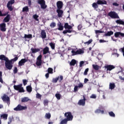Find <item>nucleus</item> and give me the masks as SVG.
Instances as JSON below:
<instances>
[{
  "mask_svg": "<svg viewBox=\"0 0 124 124\" xmlns=\"http://www.w3.org/2000/svg\"><path fill=\"white\" fill-rule=\"evenodd\" d=\"M0 60L2 61H5V66L7 69L9 70L12 69V67H13V65H12V61H9L7 57H5L4 55H2L0 56Z\"/></svg>",
  "mask_w": 124,
  "mask_h": 124,
  "instance_id": "1",
  "label": "nucleus"
},
{
  "mask_svg": "<svg viewBox=\"0 0 124 124\" xmlns=\"http://www.w3.org/2000/svg\"><path fill=\"white\" fill-rule=\"evenodd\" d=\"M65 118L68 122L72 121L73 120V115L71 114L70 112H65L64 113Z\"/></svg>",
  "mask_w": 124,
  "mask_h": 124,
  "instance_id": "2",
  "label": "nucleus"
},
{
  "mask_svg": "<svg viewBox=\"0 0 124 124\" xmlns=\"http://www.w3.org/2000/svg\"><path fill=\"white\" fill-rule=\"evenodd\" d=\"M14 88L15 90L16 91H19V93H24L25 91L24 90V88L22 87V84H20L18 85H14Z\"/></svg>",
  "mask_w": 124,
  "mask_h": 124,
  "instance_id": "3",
  "label": "nucleus"
},
{
  "mask_svg": "<svg viewBox=\"0 0 124 124\" xmlns=\"http://www.w3.org/2000/svg\"><path fill=\"white\" fill-rule=\"evenodd\" d=\"M14 2H15V0H11L9 1L7 4V7L8 8L9 10H10V11H12V10H13L12 5L14 3Z\"/></svg>",
  "mask_w": 124,
  "mask_h": 124,
  "instance_id": "4",
  "label": "nucleus"
},
{
  "mask_svg": "<svg viewBox=\"0 0 124 124\" xmlns=\"http://www.w3.org/2000/svg\"><path fill=\"white\" fill-rule=\"evenodd\" d=\"M71 52L73 54V56H75L76 55H80L81 54H84V50H82L81 49H79L77 50V51H75V50H72Z\"/></svg>",
  "mask_w": 124,
  "mask_h": 124,
  "instance_id": "5",
  "label": "nucleus"
},
{
  "mask_svg": "<svg viewBox=\"0 0 124 124\" xmlns=\"http://www.w3.org/2000/svg\"><path fill=\"white\" fill-rule=\"evenodd\" d=\"M38 3L40 4L41 8L43 9H45L47 6L45 4V1L44 0H39Z\"/></svg>",
  "mask_w": 124,
  "mask_h": 124,
  "instance_id": "6",
  "label": "nucleus"
},
{
  "mask_svg": "<svg viewBox=\"0 0 124 124\" xmlns=\"http://www.w3.org/2000/svg\"><path fill=\"white\" fill-rule=\"evenodd\" d=\"M108 15L111 18H119V16H118V14L116 13L115 12H110L109 14Z\"/></svg>",
  "mask_w": 124,
  "mask_h": 124,
  "instance_id": "7",
  "label": "nucleus"
},
{
  "mask_svg": "<svg viewBox=\"0 0 124 124\" xmlns=\"http://www.w3.org/2000/svg\"><path fill=\"white\" fill-rule=\"evenodd\" d=\"M83 99H80L79 100L78 102V105H80L81 106H85V103L86 101V97L85 96H83Z\"/></svg>",
  "mask_w": 124,
  "mask_h": 124,
  "instance_id": "8",
  "label": "nucleus"
},
{
  "mask_svg": "<svg viewBox=\"0 0 124 124\" xmlns=\"http://www.w3.org/2000/svg\"><path fill=\"white\" fill-rule=\"evenodd\" d=\"M2 100L4 101L5 102H6L8 103V104H9V101H10V100L9 99V97L6 95H4L3 97L2 98Z\"/></svg>",
  "mask_w": 124,
  "mask_h": 124,
  "instance_id": "9",
  "label": "nucleus"
},
{
  "mask_svg": "<svg viewBox=\"0 0 124 124\" xmlns=\"http://www.w3.org/2000/svg\"><path fill=\"white\" fill-rule=\"evenodd\" d=\"M63 3L62 1H58L57 2V6L58 9H62V8Z\"/></svg>",
  "mask_w": 124,
  "mask_h": 124,
  "instance_id": "10",
  "label": "nucleus"
},
{
  "mask_svg": "<svg viewBox=\"0 0 124 124\" xmlns=\"http://www.w3.org/2000/svg\"><path fill=\"white\" fill-rule=\"evenodd\" d=\"M5 27H6V24H5V23H2L0 24V30L2 31H6Z\"/></svg>",
  "mask_w": 124,
  "mask_h": 124,
  "instance_id": "11",
  "label": "nucleus"
},
{
  "mask_svg": "<svg viewBox=\"0 0 124 124\" xmlns=\"http://www.w3.org/2000/svg\"><path fill=\"white\" fill-rule=\"evenodd\" d=\"M57 12L58 13V17H62V14H63V11L61 10V9H58L57 10Z\"/></svg>",
  "mask_w": 124,
  "mask_h": 124,
  "instance_id": "12",
  "label": "nucleus"
},
{
  "mask_svg": "<svg viewBox=\"0 0 124 124\" xmlns=\"http://www.w3.org/2000/svg\"><path fill=\"white\" fill-rule=\"evenodd\" d=\"M122 36V37H124V33H123L121 32H116L114 33V36L115 37H119V36Z\"/></svg>",
  "mask_w": 124,
  "mask_h": 124,
  "instance_id": "13",
  "label": "nucleus"
},
{
  "mask_svg": "<svg viewBox=\"0 0 124 124\" xmlns=\"http://www.w3.org/2000/svg\"><path fill=\"white\" fill-rule=\"evenodd\" d=\"M97 4H107V2L105 0H98L97 1Z\"/></svg>",
  "mask_w": 124,
  "mask_h": 124,
  "instance_id": "14",
  "label": "nucleus"
},
{
  "mask_svg": "<svg viewBox=\"0 0 124 124\" xmlns=\"http://www.w3.org/2000/svg\"><path fill=\"white\" fill-rule=\"evenodd\" d=\"M105 67L107 69V70H109V71H111L112 69H114V68H115V66L112 65H108L106 66Z\"/></svg>",
  "mask_w": 124,
  "mask_h": 124,
  "instance_id": "15",
  "label": "nucleus"
},
{
  "mask_svg": "<svg viewBox=\"0 0 124 124\" xmlns=\"http://www.w3.org/2000/svg\"><path fill=\"white\" fill-rule=\"evenodd\" d=\"M22 102H27V101H31V99H29L28 97H25L21 99Z\"/></svg>",
  "mask_w": 124,
  "mask_h": 124,
  "instance_id": "16",
  "label": "nucleus"
},
{
  "mask_svg": "<svg viewBox=\"0 0 124 124\" xmlns=\"http://www.w3.org/2000/svg\"><path fill=\"white\" fill-rule=\"evenodd\" d=\"M27 62V60L26 59H22L19 62L18 64L20 66L23 65V63H25Z\"/></svg>",
  "mask_w": 124,
  "mask_h": 124,
  "instance_id": "17",
  "label": "nucleus"
},
{
  "mask_svg": "<svg viewBox=\"0 0 124 124\" xmlns=\"http://www.w3.org/2000/svg\"><path fill=\"white\" fill-rule=\"evenodd\" d=\"M43 54L44 55H46V54H47V53H49V47H46L44 49H43Z\"/></svg>",
  "mask_w": 124,
  "mask_h": 124,
  "instance_id": "18",
  "label": "nucleus"
},
{
  "mask_svg": "<svg viewBox=\"0 0 124 124\" xmlns=\"http://www.w3.org/2000/svg\"><path fill=\"white\" fill-rule=\"evenodd\" d=\"M64 28L65 29H68V30H71V29H72V26L69 25L68 23H65Z\"/></svg>",
  "mask_w": 124,
  "mask_h": 124,
  "instance_id": "19",
  "label": "nucleus"
},
{
  "mask_svg": "<svg viewBox=\"0 0 124 124\" xmlns=\"http://www.w3.org/2000/svg\"><path fill=\"white\" fill-rule=\"evenodd\" d=\"M41 37L43 38H46V32L45 31L43 30L41 31Z\"/></svg>",
  "mask_w": 124,
  "mask_h": 124,
  "instance_id": "20",
  "label": "nucleus"
},
{
  "mask_svg": "<svg viewBox=\"0 0 124 124\" xmlns=\"http://www.w3.org/2000/svg\"><path fill=\"white\" fill-rule=\"evenodd\" d=\"M115 87H116V85H115V83H109V89L110 90H113V89H115Z\"/></svg>",
  "mask_w": 124,
  "mask_h": 124,
  "instance_id": "21",
  "label": "nucleus"
},
{
  "mask_svg": "<svg viewBox=\"0 0 124 124\" xmlns=\"http://www.w3.org/2000/svg\"><path fill=\"white\" fill-rule=\"evenodd\" d=\"M9 19H10V16L9 15H7L6 17L3 19V22L5 23H7V22H9Z\"/></svg>",
  "mask_w": 124,
  "mask_h": 124,
  "instance_id": "22",
  "label": "nucleus"
},
{
  "mask_svg": "<svg viewBox=\"0 0 124 124\" xmlns=\"http://www.w3.org/2000/svg\"><path fill=\"white\" fill-rule=\"evenodd\" d=\"M113 34H114V32L109 31L105 34V36H111Z\"/></svg>",
  "mask_w": 124,
  "mask_h": 124,
  "instance_id": "23",
  "label": "nucleus"
},
{
  "mask_svg": "<svg viewBox=\"0 0 124 124\" xmlns=\"http://www.w3.org/2000/svg\"><path fill=\"white\" fill-rule=\"evenodd\" d=\"M59 31H62L63 30V26L62 25V23L59 22L58 24Z\"/></svg>",
  "mask_w": 124,
  "mask_h": 124,
  "instance_id": "24",
  "label": "nucleus"
},
{
  "mask_svg": "<svg viewBox=\"0 0 124 124\" xmlns=\"http://www.w3.org/2000/svg\"><path fill=\"white\" fill-rule=\"evenodd\" d=\"M27 107H23L20 105H18L17 107H16L15 109H27Z\"/></svg>",
  "mask_w": 124,
  "mask_h": 124,
  "instance_id": "25",
  "label": "nucleus"
},
{
  "mask_svg": "<svg viewBox=\"0 0 124 124\" xmlns=\"http://www.w3.org/2000/svg\"><path fill=\"white\" fill-rule=\"evenodd\" d=\"M31 51H32V53H37V52H39L40 50L38 48H31Z\"/></svg>",
  "mask_w": 124,
  "mask_h": 124,
  "instance_id": "26",
  "label": "nucleus"
},
{
  "mask_svg": "<svg viewBox=\"0 0 124 124\" xmlns=\"http://www.w3.org/2000/svg\"><path fill=\"white\" fill-rule=\"evenodd\" d=\"M8 120L9 121L8 122V124H10L12 123L13 121H14V117L13 116L9 117Z\"/></svg>",
  "mask_w": 124,
  "mask_h": 124,
  "instance_id": "27",
  "label": "nucleus"
},
{
  "mask_svg": "<svg viewBox=\"0 0 124 124\" xmlns=\"http://www.w3.org/2000/svg\"><path fill=\"white\" fill-rule=\"evenodd\" d=\"M117 24H120V25H124V21L119 19L116 21Z\"/></svg>",
  "mask_w": 124,
  "mask_h": 124,
  "instance_id": "28",
  "label": "nucleus"
},
{
  "mask_svg": "<svg viewBox=\"0 0 124 124\" xmlns=\"http://www.w3.org/2000/svg\"><path fill=\"white\" fill-rule=\"evenodd\" d=\"M8 117V115L7 114H3L1 115V117L4 119V120H7Z\"/></svg>",
  "mask_w": 124,
  "mask_h": 124,
  "instance_id": "29",
  "label": "nucleus"
},
{
  "mask_svg": "<svg viewBox=\"0 0 124 124\" xmlns=\"http://www.w3.org/2000/svg\"><path fill=\"white\" fill-rule=\"evenodd\" d=\"M24 38H32V35L31 34H24Z\"/></svg>",
  "mask_w": 124,
  "mask_h": 124,
  "instance_id": "30",
  "label": "nucleus"
},
{
  "mask_svg": "<svg viewBox=\"0 0 124 124\" xmlns=\"http://www.w3.org/2000/svg\"><path fill=\"white\" fill-rule=\"evenodd\" d=\"M76 60L73 59L70 62V65H75L76 64Z\"/></svg>",
  "mask_w": 124,
  "mask_h": 124,
  "instance_id": "31",
  "label": "nucleus"
},
{
  "mask_svg": "<svg viewBox=\"0 0 124 124\" xmlns=\"http://www.w3.org/2000/svg\"><path fill=\"white\" fill-rule=\"evenodd\" d=\"M93 68H94V69H95V70H98V69H99L100 67L99 66H98V65L96 64H93Z\"/></svg>",
  "mask_w": 124,
  "mask_h": 124,
  "instance_id": "32",
  "label": "nucleus"
},
{
  "mask_svg": "<svg viewBox=\"0 0 124 124\" xmlns=\"http://www.w3.org/2000/svg\"><path fill=\"white\" fill-rule=\"evenodd\" d=\"M68 120H67L65 118L63 119L60 123V124H67Z\"/></svg>",
  "mask_w": 124,
  "mask_h": 124,
  "instance_id": "33",
  "label": "nucleus"
},
{
  "mask_svg": "<svg viewBox=\"0 0 124 124\" xmlns=\"http://www.w3.org/2000/svg\"><path fill=\"white\" fill-rule=\"evenodd\" d=\"M108 114L110 117H112V118H115L116 117V115H115V113L113 112V111H110L108 112Z\"/></svg>",
  "mask_w": 124,
  "mask_h": 124,
  "instance_id": "34",
  "label": "nucleus"
},
{
  "mask_svg": "<svg viewBox=\"0 0 124 124\" xmlns=\"http://www.w3.org/2000/svg\"><path fill=\"white\" fill-rule=\"evenodd\" d=\"M95 113H101V114H104V110H101L100 109H98L95 110Z\"/></svg>",
  "mask_w": 124,
  "mask_h": 124,
  "instance_id": "35",
  "label": "nucleus"
},
{
  "mask_svg": "<svg viewBox=\"0 0 124 124\" xmlns=\"http://www.w3.org/2000/svg\"><path fill=\"white\" fill-rule=\"evenodd\" d=\"M45 117L46 119H50L51 118V114L50 113H46L45 115Z\"/></svg>",
  "mask_w": 124,
  "mask_h": 124,
  "instance_id": "36",
  "label": "nucleus"
},
{
  "mask_svg": "<svg viewBox=\"0 0 124 124\" xmlns=\"http://www.w3.org/2000/svg\"><path fill=\"white\" fill-rule=\"evenodd\" d=\"M92 6L93 8H94V9H96V8H97L98 7V5H97V3H93V4H92Z\"/></svg>",
  "mask_w": 124,
  "mask_h": 124,
  "instance_id": "37",
  "label": "nucleus"
},
{
  "mask_svg": "<svg viewBox=\"0 0 124 124\" xmlns=\"http://www.w3.org/2000/svg\"><path fill=\"white\" fill-rule=\"evenodd\" d=\"M26 89L28 93H31V87L28 86L26 87Z\"/></svg>",
  "mask_w": 124,
  "mask_h": 124,
  "instance_id": "38",
  "label": "nucleus"
},
{
  "mask_svg": "<svg viewBox=\"0 0 124 124\" xmlns=\"http://www.w3.org/2000/svg\"><path fill=\"white\" fill-rule=\"evenodd\" d=\"M78 86L79 89H82L83 87H84V85L81 82H79Z\"/></svg>",
  "mask_w": 124,
  "mask_h": 124,
  "instance_id": "39",
  "label": "nucleus"
},
{
  "mask_svg": "<svg viewBox=\"0 0 124 124\" xmlns=\"http://www.w3.org/2000/svg\"><path fill=\"white\" fill-rule=\"evenodd\" d=\"M25 11H26V12H28V11H29V8L27 6L23 8L22 12H25Z\"/></svg>",
  "mask_w": 124,
  "mask_h": 124,
  "instance_id": "40",
  "label": "nucleus"
},
{
  "mask_svg": "<svg viewBox=\"0 0 124 124\" xmlns=\"http://www.w3.org/2000/svg\"><path fill=\"white\" fill-rule=\"evenodd\" d=\"M41 63H42V61L41 60H37L36 62V64L38 66H40L41 65Z\"/></svg>",
  "mask_w": 124,
  "mask_h": 124,
  "instance_id": "41",
  "label": "nucleus"
},
{
  "mask_svg": "<svg viewBox=\"0 0 124 124\" xmlns=\"http://www.w3.org/2000/svg\"><path fill=\"white\" fill-rule=\"evenodd\" d=\"M0 82L3 83V80H2V73L1 72H0Z\"/></svg>",
  "mask_w": 124,
  "mask_h": 124,
  "instance_id": "42",
  "label": "nucleus"
},
{
  "mask_svg": "<svg viewBox=\"0 0 124 124\" xmlns=\"http://www.w3.org/2000/svg\"><path fill=\"white\" fill-rule=\"evenodd\" d=\"M47 70H48V73H50V74H53V69L52 68H48Z\"/></svg>",
  "mask_w": 124,
  "mask_h": 124,
  "instance_id": "43",
  "label": "nucleus"
},
{
  "mask_svg": "<svg viewBox=\"0 0 124 124\" xmlns=\"http://www.w3.org/2000/svg\"><path fill=\"white\" fill-rule=\"evenodd\" d=\"M78 88H79V87H78V86H75V87L74 88V92L76 93V92H78Z\"/></svg>",
  "mask_w": 124,
  "mask_h": 124,
  "instance_id": "44",
  "label": "nucleus"
},
{
  "mask_svg": "<svg viewBox=\"0 0 124 124\" xmlns=\"http://www.w3.org/2000/svg\"><path fill=\"white\" fill-rule=\"evenodd\" d=\"M56 97L57 98V99L60 100L61 99V95L60 94V93H57L55 95Z\"/></svg>",
  "mask_w": 124,
  "mask_h": 124,
  "instance_id": "45",
  "label": "nucleus"
},
{
  "mask_svg": "<svg viewBox=\"0 0 124 124\" xmlns=\"http://www.w3.org/2000/svg\"><path fill=\"white\" fill-rule=\"evenodd\" d=\"M50 27H51V28H55V27H56V23L52 22L50 25Z\"/></svg>",
  "mask_w": 124,
  "mask_h": 124,
  "instance_id": "46",
  "label": "nucleus"
},
{
  "mask_svg": "<svg viewBox=\"0 0 124 124\" xmlns=\"http://www.w3.org/2000/svg\"><path fill=\"white\" fill-rule=\"evenodd\" d=\"M39 16L37 15H34V16H33V17L34 18V19H35V20H36V21H38V19L37 18H38Z\"/></svg>",
  "mask_w": 124,
  "mask_h": 124,
  "instance_id": "47",
  "label": "nucleus"
},
{
  "mask_svg": "<svg viewBox=\"0 0 124 124\" xmlns=\"http://www.w3.org/2000/svg\"><path fill=\"white\" fill-rule=\"evenodd\" d=\"M92 42H93V40L90 39L88 42H86V43H85V44H87V45H89L91 44Z\"/></svg>",
  "mask_w": 124,
  "mask_h": 124,
  "instance_id": "48",
  "label": "nucleus"
},
{
  "mask_svg": "<svg viewBox=\"0 0 124 124\" xmlns=\"http://www.w3.org/2000/svg\"><path fill=\"white\" fill-rule=\"evenodd\" d=\"M49 45H50L51 48L53 49V50H54V49H55V44H54L53 43H50Z\"/></svg>",
  "mask_w": 124,
  "mask_h": 124,
  "instance_id": "49",
  "label": "nucleus"
},
{
  "mask_svg": "<svg viewBox=\"0 0 124 124\" xmlns=\"http://www.w3.org/2000/svg\"><path fill=\"white\" fill-rule=\"evenodd\" d=\"M58 80H59V78H53L52 82L53 83H57V82H58Z\"/></svg>",
  "mask_w": 124,
  "mask_h": 124,
  "instance_id": "50",
  "label": "nucleus"
},
{
  "mask_svg": "<svg viewBox=\"0 0 124 124\" xmlns=\"http://www.w3.org/2000/svg\"><path fill=\"white\" fill-rule=\"evenodd\" d=\"M95 33H103V31H102L100 30H95Z\"/></svg>",
  "mask_w": 124,
  "mask_h": 124,
  "instance_id": "51",
  "label": "nucleus"
},
{
  "mask_svg": "<svg viewBox=\"0 0 124 124\" xmlns=\"http://www.w3.org/2000/svg\"><path fill=\"white\" fill-rule=\"evenodd\" d=\"M88 71H89V68H87L86 69H85V70L84 71V75H87L88 74Z\"/></svg>",
  "mask_w": 124,
  "mask_h": 124,
  "instance_id": "52",
  "label": "nucleus"
},
{
  "mask_svg": "<svg viewBox=\"0 0 124 124\" xmlns=\"http://www.w3.org/2000/svg\"><path fill=\"white\" fill-rule=\"evenodd\" d=\"M84 63H85V62H84V61L80 62L79 63L80 67H82V66H83V65L84 64Z\"/></svg>",
  "mask_w": 124,
  "mask_h": 124,
  "instance_id": "53",
  "label": "nucleus"
},
{
  "mask_svg": "<svg viewBox=\"0 0 124 124\" xmlns=\"http://www.w3.org/2000/svg\"><path fill=\"white\" fill-rule=\"evenodd\" d=\"M23 85L24 86H26V85H27V83L28 82V80H27L26 79H23Z\"/></svg>",
  "mask_w": 124,
  "mask_h": 124,
  "instance_id": "54",
  "label": "nucleus"
},
{
  "mask_svg": "<svg viewBox=\"0 0 124 124\" xmlns=\"http://www.w3.org/2000/svg\"><path fill=\"white\" fill-rule=\"evenodd\" d=\"M41 58H42V56L40 55L37 58V61H41Z\"/></svg>",
  "mask_w": 124,
  "mask_h": 124,
  "instance_id": "55",
  "label": "nucleus"
},
{
  "mask_svg": "<svg viewBox=\"0 0 124 124\" xmlns=\"http://www.w3.org/2000/svg\"><path fill=\"white\" fill-rule=\"evenodd\" d=\"M91 98H96V95L95 94H92L91 96H90Z\"/></svg>",
  "mask_w": 124,
  "mask_h": 124,
  "instance_id": "56",
  "label": "nucleus"
},
{
  "mask_svg": "<svg viewBox=\"0 0 124 124\" xmlns=\"http://www.w3.org/2000/svg\"><path fill=\"white\" fill-rule=\"evenodd\" d=\"M100 43H104V42H108V41H106L104 40H99Z\"/></svg>",
  "mask_w": 124,
  "mask_h": 124,
  "instance_id": "57",
  "label": "nucleus"
},
{
  "mask_svg": "<svg viewBox=\"0 0 124 124\" xmlns=\"http://www.w3.org/2000/svg\"><path fill=\"white\" fill-rule=\"evenodd\" d=\"M40 97H41V95H40V94H39V93H37L36 98H40Z\"/></svg>",
  "mask_w": 124,
  "mask_h": 124,
  "instance_id": "58",
  "label": "nucleus"
},
{
  "mask_svg": "<svg viewBox=\"0 0 124 124\" xmlns=\"http://www.w3.org/2000/svg\"><path fill=\"white\" fill-rule=\"evenodd\" d=\"M58 78H59V81H62V80L63 79V78L62 76H61L60 77H58Z\"/></svg>",
  "mask_w": 124,
  "mask_h": 124,
  "instance_id": "59",
  "label": "nucleus"
},
{
  "mask_svg": "<svg viewBox=\"0 0 124 124\" xmlns=\"http://www.w3.org/2000/svg\"><path fill=\"white\" fill-rule=\"evenodd\" d=\"M17 71H18V69L17 68V67H15L14 70V73H17Z\"/></svg>",
  "mask_w": 124,
  "mask_h": 124,
  "instance_id": "60",
  "label": "nucleus"
},
{
  "mask_svg": "<svg viewBox=\"0 0 124 124\" xmlns=\"http://www.w3.org/2000/svg\"><path fill=\"white\" fill-rule=\"evenodd\" d=\"M48 100H46L44 101V104L45 105H47V104H48Z\"/></svg>",
  "mask_w": 124,
  "mask_h": 124,
  "instance_id": "61",
  "label": "nucleus"
},
{
  "mask_svg": "<svg viewBox=\"0 0 124 124\" xmlns=\"http://www.w3.org/2000/svg\"><path fill=\"white\" fill-rule=\"evenodd\" d=\"M78 30H81L82 29V25H78Z\"/></svg>",
  "mask_w": 124,
  "mask_h": 124,
  "instance_id": "62",
  "label": "nucleus"
},
{
  "mask_svg": "<svg viewBox=\"0 0 124 124\" xmlns=\"http://www.w3.org/2000/svg\"><path fill=\"white\" fill-rule=\"evenodd\" d=\"M89 81V79L87 78H85L84 79V83L86 84V83H87V82Z\"/></svg>",
  "mask_w": 124,
  "mask_h": 124,
  "instance_id": "63",
  "label": "nucleus"
},
{
  "mask_svg": "<svg viewBox=\"0 0 124 124\" xmlns=\"http://www.w3.org/2000/svg\"><path fill=\"white\" fill-rule=\"evenodd\" d=\"M46 78H49V73H47L45 75Z\"/></svg>",
  "mask_w": 124,
  "mask_h": 124,
  "instance_id": "64",
  "label": "nucleus"
}]
</instances>
